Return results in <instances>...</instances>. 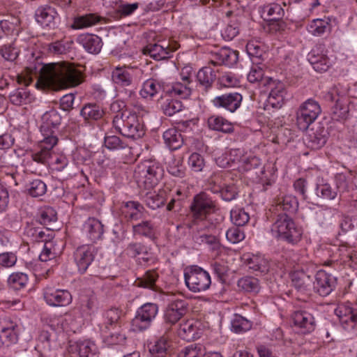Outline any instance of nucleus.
<instances>
[{
    "label": "nucleus",
    "instance_id": "nucleus-1",
    "mask_svg": "<svg viewBox=\"0 0 357 357\" xmlns=\"http://www.w3.org/2000/svg\"><path fill=\"white\" fill-rule=\"evenodd\" d=\"M33 77L38 79L37 84L53 88L76 86L83 81L81 72L68 63L43 64L37 59L17 75V81L20 84L29 86Z\"/></svg>",
    "mask_w": 357,
    "mask_h": 357
},
{
    "label": "nucleus",
    "instance_id": "nucleus-2",
    "mask_svg": "<svg viewBox=\"0 0 357 357\" xmlns=\"http://www.w3.org/2000/svg\"><path fill=\"white\" fill-rule=\"evenodd\" d=\"M114 128L128 138H140L144 133V125L142 117L128 109L119 111L112 121Z\"/></svg>",
    "mask_w": 357,
    "mask_h": 357
},
{
    "label": "nucleus",
    "instance_id": "nucleus-3",
    "mask_svg": "<svg viewBox=\"0 0 357 357\" xmlns=\"http://www.w3.org/2000/svg\"><path fill=\"white\" fill-rule=\"evenodd\" d=\"M164 176L162 165L152 160L139 162L135 167L134 177L139 187L151 189L156 186Z\"/></svg>",
    "mask_w": 357,
    "mask_h": 357
},
{
    "label": "nucleus",
    "instance_id": "nucleus-4",
    "mask_svg": "<svg viewBox=\"0 0 357 357\" xmlns=\"http://www.w3.org/2000/svg\"><path fill=\"white\" fill-rule=\"evenodd\" d=\"M57 142V137L51 133L50 135L44 137L36 148L27 153L25 162L29 170L33 172V162L44 166L49 165L52 149Z\"/></svg>",
    "mask_w": 357,
    "mask_h": 357
},
{
    "label": "nucleus",
    "instance_id": "nucleus-5",
    "mask_svg": "<svg viewBox=\"0 0 357 357\" xmlns=\"http://www.w3.org/2000/svg\"><path fill=\"white\" fill-rule=\"evenodd\" d=\"M184 280L188 289L194 293L208 289L211 284L209 273L197 265L184 269Z\"/></svg>",
    "mask_w": 357,
    "mask_h": 357
},
{
    "label": "nucleus",
    "instance_id": "nucleus-6",
    "mask_svg": "<svg viewBox=\"0 0 357 357\" xmlns=\"http://www.w3.org/2000/svg\"><path fill=\"white\" fill-rule=\"evenodd\" d=\"M218 210L216 202L205 192H201L194 196L190 205L191 215L194 220L204 222Z\"/></svg>",
    "mask_w": 357,
    "mask_h": 357
},
{
    "label": "nucleus",
    "instance_id": "nucleus-7",
    "mask_svg": "<svg viewBox=\"0 0 357 357\" xmlns=\"http://www.w3.org/2000/svg\"><path fill=\"white\" fill-rule=\"evenodd\" d=\"M321 112V109L316 100L309 98L303 102L296 111V124L303 131L315 121Z\"/></svg>",
    "mask_w": 357,
    "mask_h": 357
},
{
    "label": "nucleus",
    "instance_id": "nucleus-8",
    "mask_svg": "<svg viewBox=\"0 0 357 357\" xmlns=\"http://www.w3.org/2000/svg\"><path fill=\"white\" fill-rule=\"evenodd\" d=\"M159 312V306L155 303L148 302L137 308L132 320L134 331H144L150 328Z\"/></svg>",
    "mask_w": 357,
    "mask_h": 357
},
{
    "label": "nucleus",
    "instance_id": "nucleus-9",
    "mask_svg": "<svg viewBox=\"0 0 357 357\" xmlns=\"http://www.w3.org/2000/svg\"><path fill=\"white\" fill-rule=\"evenodd\" d=\"M342 328L350 333L357 334V310H354L349 302L339 303L335 309Z\"/></svg>",
    "mask_w": 357,
    "mask_h": 357
},
{
    "label": "nucleus",
    "instance_id": "nucleus-10",
    "mask_svg": "<svg viewBox=\"0 0 357 357\" xmlns=\"http://www.w3.org/2000/svg\"><path fill=\"white\" fill-rule=\"evenodd\" d=\"M264 84L267 86L270 91L266 100V109H269V107L275 109H280L284 104L286 95V89L284 83L268 77Z\"/></svg>",
    "mask_w": 357,
    "mask_h": 357
},
{
    "label": "nucleus",
    "instance_id": "nucleus-11",
    "mask_svg": "<svg viewBox=\"0 0 357 357\" xmlns=\"http://www.w3.org/2000/svg\"><path fill=\"white\" fill-rule=\"evenodd\" d=\"M43 296L46 304L51 307H66L73 301L72 294L68 290L54 287L44 288Z\"/></svg>",
    "mask_w": 357,
    "mask_h": 357
},
{
    "label": "nucleus",
    "instance_id": "nucleus-12",
    "mask_svg": "<svg viewBox=\"0 0 357 357\" xmlns=\"http://www.w3.org/2000/svg\"><path fill=\"white\" fill-rule=\"evenodd\" d=\"M188 303L184 299L172 300L167 306L163 315L165 324L170 326L176 324L187 313Z\"/></svg>",
    "mask_w": 357,
    "mask_h": 357
},
{
    "label": "nucleus",
    "instance_id": "nucleus-13",
    "mask_svg": "<svg viewBox=\"0 0 357 357\" xmlns=\"http://www.w3.org/2000/svg\"><path fill=\"white\" fill-rule=\"evenodd\" d=\"M298 203L296 197L287 195L278 198L277 210H282L278 213L275 223H291L293 222L292 213L297 209Z\"/></svg>",
    "mask_w": 357,
    "mask_h": 357
},
{
    "label": "nucleus",
    "instance_id": "nucleus-14",
    "mask_svg": "<svg viewBox=\"0 0 357 357\" xmlns=\"http://www.w3.org/2000/svg\"><path fill=\"white\" fill-rule=\"evenodd\" d=\"M176 49V46H171L169 41L159 40L155 43H151L146 45L143 49V52L144 54L149 55L155 60L160 61L172 57L173 52Z\"/></svg>",
    "mask_w": 357,
    "mask_h": 357
},
{
    "label": "nucleus",
    "instance_id": "nucleus-15",
    "mask_svg": "<svg viewBox=\"0 0 357 357\" xmlns=\"http://www.w3.org/2000/svg\"><path fill=\"white\" fill-rule=\"evenodd\" d=\"M326 98L331 102L335 101L332 109V119L335 121L344 120L349 115L348 100L341 95L337 87L332 89L326 95Z\"/></svg>",
    "mask_w": 357,
    "mask_h": 357
},
{
    "label": "nucleus",
    "instance_id": "nucleus-16",
    "mask_svg": "<svg viewBox=\"0 0 357 357\" xmlns=\"http://www.w3.org/2000/svg\"><path fill=\"white\" fill-rule=\"evenodd\" d=\"M314 290L321 296L329 295L335 288L337 279L332 274L319 270L314 275Z\"/></svg>",
    "mask_w": 357,
    "mask_h": 357
},
{
    "label": "nucleus",
    "instance_id": "nucleus-17",
    "mask_svg": "<svg viewBox=\"0 0 357 357\" xmlns=\"http://www.w3.org/2000/svg\"><path fill=\"white\" fill-rule=\"evenodd\" d=\"M96 249L92 245H84L78 247L74 252V260L78 271L84 274L96 255Z\"/></svg>",
    "mask_w": 357,
    "mask_h": 357
},
{
    "label": "nucleus",
    "instance_id": "nucleus-18",
    "mask_svg": "<svg viewBox=\"0 0 357 357\" xmlns=\"http://www.w3.org/2000/svg\"><path fill=\"white\" fill-rule=\"evenodd\" d=\"M241 261L249 269L259 271L261 273H266L272 268L269 259L260 253H244L241 257Z\"/></svg>",
    "mask_w": 357,
    "mask_h": 357
},
{
    "label": "nucleus",
    "instance_id": "nucleus-19",
    "mask_svg": "<svg viewBox=\"0 0 357 357\" xmlns=\"http://www.w3.org/2000/svg\"><path fill=\"white\" fill-rule=\"evenodd\" d=\"M68 351L76 354L79 357H98V349L95 342L91 339H79L70 341Z\"/></svg>",
    "mask_w": 357,
    "mask_h": 357
},
{
    "label": "nucleus",
    "instance_id": "nucleus-20",
    "mask_svg": "<svg viewBox=\"0 0 357 357\" xmlns=\"http://www.w3.org/2000/svg\"><path fill=\"white\" fill-rule=\"evenodd\" d=\"M170 191V187L165 184L158 192L148 191L145 193L142 192L140 196L142 200L149 208L155 210L165 204Z\"/></svg>",
    "mask_w": 357,
    "mask_h": 357
},
{
    "label": "nucleus",
    "instance_id": "nucleus-21",
    "mask_svg": "<svg viewBox=\"0 0 357 357\" xmlns=\"http://www.w3.org/2000/svg\"><path fill=\"white\" fill-rule=\"evenodd\" d=\"M243 96L238 93H227L215 97L212 103L215 107H222L230 112H234L241 106Z\"/></svg>",
    "mask_w": 357,
    "mask_h": 357
},
{
    "label": "nucleus",
    "instance_id": "nucleus-22",
    "mask_svg": "<svg viewBox=\"0 0 357 357\" xmlns=\"http://www.w3.org/2000/svg\"><path fill=\"white\" fill-rule=\"evenodd\" d=\"M34 17L38 24L43 27L54 28L58 13L56 9L49 4L40 6L35 10Z\"/></svg>",
    "mask_w": 357,
    "mask_h": 357
},
{
    "label": "nucleus",
    "instance_id": "nucleus-23",
    "mask_svg": "<svg viewBox=\"0 0 357 357\" xmlns=\"http://www.w3.org/2000/svg\"><path fill=\"white\" fill-rule=\"evenodd\" d=\"M324 46L319 45L313 48L308 54V61L314 70L322 73L328 70L331 65L329 58L324 54Z\"/></svg>",
    "mask_w": 357,
    "mask_h": 357
},
{
    "label": "nucleus",
    "instance_id": "nucleus-24",
    "mask_svg": "<svg viewBox=\"0 0 357 357\" xmlns=\"http://www.w3.org/2000/svg\"><path fill=\"white\" fill-rule=\"evenodd\" d=\"M294 326L299 333L305 334L312 332L315 328L314 318L307 311H296L291 317Z\"/></svg>",
    "mask_w": 357,
    "mask_h": 357
},
{
    "label": "nucleus",
    "instance_id": "nucleus-25",
    "mask_svg": "<svg viewBox=\"0 0 357 357\" xmlns=\"http://www.w3.org/2000/svg\"><path fill=\"white\" fill-rule=\"evenodd\" d=\"M134 73L131 68L117 66L112 72V79L119 87L133 86L135 79Z\"/></svg>",
    "mask_w": 357,
    "mask_h": 357
},
{
    "label": "nucleus",
    "instance_id": "nucleus-26",
    "mask_svg": "<svg viewBox=\"0 0 357 357\" xmlns=\"http://www.w3.org/2000/svg\"><path fill=\"white\" fill-rule=\"evenodd\" d=\"M328 138V132L323 126L318 125L310 129L307 136V145L312 149L324 146Z\"/></svg>",
    "mask_w": 357,
    "mask_h": 357
},
{
    "label": "nucleus",
    "instance_id": "nucleus-27",
    "mask_svg": "<svg viewBox=\"0 0 357 357\" xmlns=\"http://www.w3.org/2000/svg\"><path fill=\"white\" fill-rule=\"evenodd\" d=\"M76 310L73 313L60 317L56 319L57 325L62 331L66 333H76L80 331L84 319L75 314Z\"/></svg>",
    "mask_w": 357,
    "mask_h": 357
},
{
    "label": "nucleus",
    "instance_id": "nucleus-28",
    "mask_svg": "<svg viewBox=\"0 0 357 357\" xmlns=\"http://www.w3.org/2000/svg\"><path fill=\"white\" fill-rule=\"evenodd\" d=\"M245 154L241 149H234L229 151L216 159L217 165L222 168H238V166L243 164Z\"/></svg>",
    "mask_w": 357,
    "mask_h": 357
},
{
    "label": "nucleus",
    "instance_id": "nucleus-29",
    "mask_svg": "<svg viewBox=\"0 0 357 357\" xmlns=\"http://www.w3.org/2000/svg\"><path fill=\"white\" fill-rule=\"evenodd\" d=\"M277 231L280 238L291 244L301 240L303 231L300 225H278Z\"/></svg>",
    "mask_w": 357,
    "mask_h": 357
},
{
    "label": "nucleus",
    "instance_id": "nucleus-30",
    "mask_svg": "<svg viewBox=\"0 0 357 357\" xmlns=\"http://www.w3.org/2000/svg\"><path fill=\"white\" fill-rule=\"evenodd\" d=\"M19 336V327L18 325L9 321L5 322L0 331V342L1 345L9 347L15 344L18 341Z\"/></svg>",
    "mask_w": 357,
    "mask_h": 357
},
{
    "label": "nucleus",
    "instance_id": "nucleus-31",
    "mask_svg": "<svg viewBox=\"0 0 357 357\" xmlns=\"http://www.w3.org/2000/svg\"><path fill=\"white\" fill-rule=\"evenodd\" d=\"M61 122V117L55 109L46 112L42 116V124L40 131L44 137L52 135H56L52 128H57Z\"/></svg>",
    "mask_w": 357,
    "mask_h": 357
},
{
    "label": "nucleus",
    "instance_id": "nucleus-32",
    "mask_svg": "<svg viewBox=\"0 0 357 357\" xmlns=\"http://www.w3.org/2000/svg\"><path fill=\"white\" fill-rule=\"evenodd\" d=\"M238 60V52L229 47H223L214 54L211 63L214 65H225L229 67L235 65Z\"/></svg>",
    "mask_w": 357,
    "mask_h": 357
},
{
    "label": "nucleus",
    "instance_id": "nucleus-33",
    "mask_svg": "<svg viewBox=\"0 0 357 357\" xmlns=\"http://www.w3.org/2000/svg\"><path fill=\"white\" fill-rule=\"evenodd\" d=\"M77 42L90 54H98L102 46V39L94 34H81L77 38Z\"/></svg>",
    "mask_w": 357,
    "mask_h": 357
},
{
    "label": "nucleus",
    "instance_id": "nucleus-34",
    "mask_svg": "<svg viewBox=\"0 0 357 357\" xmlns=\"http://www.w3.org/2000/svg\"><path fill=\"white\" fill-rule=\"evenodd\" d=\"M64 245L54 241H46L39 255L41 261H47L56 258L63 252Z\"/></svg>",
    "mask_w": 357,
    "mask_h": 357
},
{
    "label": "nucleus",
    "instance_id": "nucleus-35",
    "mask_svg": "<svg viewBox=\"0 0 357 357\" xmlns=\"http://www.w3.org/2000/svg\"><path fill=\"white\" fill-rule=\"evenodd\" d=\"M293 286L298 291H305L310 289L312 277L302 270H294L290 273Z\"/></svg>",
    "mask_w": 357,
    "mask_h": 357
},
{
    "label": "nucleus",
    "instance_id": "nucleus-36",
    "mask_svg": "<svg viewBox=\"0 0 357 357\" xmlns=\"http://www.w3.org/2000/svg\"><path fill=\"white\" fill-rule=\"evenodd\" d=\"M215 79V73L214 70L209 66L203 67L197 73V80L199 86L205 92H208V91L211 89Z\"/></svg>",
    "mask_w": 357,
    "mask_h": 357
},
{
    "label": "nucleus",
    "instance_id": "nucleus-37",
    "mask_svg": "<svg viewBox=\"0 0 357 357\" xmlns=\"http://www.w3.org/2000/svg\"><path fill=\"white\" fill-rule=\"evenodd\" d=\"M207 125L210 130L222 132L224 133H231L234 131V126L231 122L222 116L213 115L207 120Z\"/></svg>",
    "mask_w": 357,
    "mask_h": 357
},
{
    "label": "nucleus",
    "instance_id": "nucleus-38",
    "mask_svg": "<svg viewBox=\"0 0 357 357\" xmlns=\"http://www.w3.org/2000/svg\"><path fill=\"white\" fill-rule=\"evenodd\" d=\"M144 210V206L138 202L130 201L123 206L122 214L127 221H137L142 217Z\"/></svg>",
    "mask_w": 357,
    "mask_h": 357
},
{
    "label": "nucleus",
    "instance_id": "nucleus-39",
    "mask_svg": "<svg viewBox=\"0 0 357 357\" xmlns=\"http://www.w3.org/2000/svg\"><path fill=\"white\" fill-rule=\"evenodd\" d=\"M163 84L155 79H149L144 82L139 95L145 99H151L161 90H164Z\"/></svg>",
    "mask_w": 357,
    "mask_h": 357
},
{
    "label": "nucleus",
    "instance_id": "nucleus-40",
    "mask_svg": "<svg viewBox=\"0 0 357 357\" xmlns=\"http://www.w3.org/2000/svg\"><path fill=\"white\" fill-rule=\"evenodd\" d=\"M171 346L172 342L168 337L162 336L149 347V351L153 357H167Z\"/></svg>",
    "mask_w": 357,
    "mask_h": 357
},
{
    "label": "nucleus",
    "instance_id": "nucleus-41",
    "mask_svg": "<svg viewBox=\"0 0 357 357\" xmlns=\"http://www.w3.org/2000/svg\"><path fill=\"white\" fill-rule=\"evenodd\" d=\"M229 174L227 172H214L208 179V189L213 194L220 192L228 183Z\"/></svg>",
    "mask_w": 357,
    "mask_h": 357
},
{
    "label": "nucleus",
    "instance_id": "nucleus-42",
    "mask_svg": "<svg viewBox=\"0 0 357 357\" xmlns=\"http://www.w3.org/2000/svg\"><path fill=\"white\" fill-rule=\"evenodd\" d=\"M158 278L159 275L156 270H149L142 277L135 280V284L138 287L155 290Z\"/></svg>",
    "mask_w": 357,
    "mask_h": 357
},
{
    "label": "nucleus",
    "instance_id": "nucleus-43",
    "mask_svg": "<svg viewBox=\"0 0 357 357\" xmlns=\"http://www.w3.org/2000/svg\"><path fill=\"white\" fill-rule=\"evenodd\" d=\"M121 312L117 308H112L107 310L104 315V321L100 326V331L104 329L105 331L115 330L116 328H121L119 324V320L120 319Z\"/></svg>",
    "mask_w": 357,
    "mask_h": 357
},
{
    "label": "nucleus",
    "instance_id": "nucleus-44",
    "mask_svg": "<svg viewBox=\"0 0 357 357\" xmlns=\"http://www.w3.org/2000/svg\"><path fill=\"white\" fill-rule=\"evenodd\" d=\"M197 328L193 319L185 320L180 324L177 334L181 339L190 341L197 337Z\"/></svg>",
    "mask_w": 357,
    "mask_h": 357
},
{
    "label": "nucleus",
    "instance_id": "nucleus-45",
    "mask_svg": "<svg viewBox=\"0 0 357 357\" xmlns=\"http://www.w3.org/2000/svg\"><path fill=\"white\" fill-rule=\"evenodd\" d=\"M261 15L268 20H282L284 10L282 6L277 3H271L262 6L260 8Z\"/></svg>",
    "mask_w": 357,
    "mask_h": 357
},
{
    "label": "nucleus",
    "instance_id": "nucleus-46",
    "mask_svg": "<svg viewBox=\"0 0 357 357\" xmlns=\"http://www.w3.org/2000/svg\"><path fill=\"white\" fill-rule=\"evenodd\" d=\"M80 115L85 121H98L103 116L104 111L100 105L89 103L82 108Z\"/></svg>",
    "mask_w": 357,
    "mask_h": 357
},
{
    "label": "nucleus",
    "instance_id": "nucleus-47",
    "mask_svg": "<svg viewBox=\"0 0 357 357\" xmlns=\"http://www.w3.org/2000/svg\"><path fill=\"white\" fill-rule=\"evenodd\" d=\"M163 139L166 145L172 150L178 149L183 143L181 132L175 128H169L164 132Z\"/></svg>",
    "mask_w": 357,
    "mask_h": 357
},
{
    "label": "nucleus",
    "instance_id": "nucleus-48",
    "mask_svg": "<svg viewBox=\"0 0 357 357\" xmlns=\"http://www.w3.org/2000/svg\"><path fill=\"white\" fill-rule=\"evenodd\" d=\"M114 331H105L102 329V335L103 336L104 342L109 345H118L124 344L126 337L124 333L120 331V328H116Z\"/></svg>",
    "mask_w": 357,
    "mask_h": 357
},
{
    "label": "nucleus",
    "instance_id": "nucleus-49",
    "mask_svg": "<svg viewBox=\"0 0 357 357\" xmlns=\"http://www.w3.org/2000/svg\"><path fill=\"white\" fill-rule=\"evenodd\" d=\"M238 287L248 293L257 294L260 289L259 280L252 276H245L240 278L237 282Z\"/></svg>",
    "mask_w": 357,
    "mask_h": 357
},
{
    "label": "nucleus",
    "instance_id": "nucleus-50",
    "mask_svg": "<svg viewBox=\"0 0 357 357\" xmlns=\"http://www.w3.org/2000/svg\"><path fill=\"white\" fill-rule=\"evenodd\" d=\"M190 84L186 82H176L172 84L171 89L167 92L172 97L185 99L188 98L192 93V86Z\"/></svg>",
    "mask_w": 357,
    "mask_h": 357
},
{
    "label": "nucleus",
    "instance_id": "nucleus-51",
    "mask_svg": "<svg viewBox=\"0 0 357 357\" xmlns=\"http://www.w3.org/2000/svg\"><path fill=\"white\" fill-rule=\"evenodd\" d=\"M29 282L27 274L22 272H14L11 273L7 280V283L10 289L21 290L24 289Z\"/></svg>",
    "mask_w": 357,
    "mask_h": 357
},
{
    "label": "nucleus",
    "instance_id": "nucleus-52",
    "mask_svg": "<svg viewBox=\"0 0 357 357\" xmlns=\"http://www.w3.org/2000/svg\"><path fill=\"white\" fill-rule=\"evenodd\" d=\"M307 31L314 36H320L330 30V23L328 18L313 20L307 25Z\"/></svg>",
    "mask_w": 357,
    "mask_h": 357
},
{
    "label": "nucleus",
    "instance_id": "nucleus-53",
    "mask_svg": "<svg viewBox=\"0 0 357 357\" xmlns=\"http://www.w3.org/2000/svg\"><path fill=\"white\" fill-rule=\"evenodd\" d=\"M10 101L15 105H26L31 102L32 96L26 88H19L9 96Z\"/></svg>",
    "mask_w": 357,
    "mask_h": 357
},
{
    "label": "nucleus",
    "instance_id": "nucleus-54",
    "mask_svg": "<svg viewBox=\"0 0 357 357\" xmlns=\"http://www.w3.org/2000/svg\"><path fill=\"white\" fill-rule=\"evenodd\" d=\"M246 51L253 63H260V61L263 60L264 50L259 42L249 41L246 45Z\"/></svg>",
    "mask_w": 357,
    "mask_h": 357
},
{
    "label": "nucleus",
    "instance_id": "nucleus-55",
    "mask_svg": "<svg viewBox=\"0 0 357 357\" xmlns=\"http://www.w3.org/2000/svg\"><path fill=\"white\" fill-rule=\"evenodd\" d=\"M124 255L135 258L137 257L138 255H144L146 256L149 255L147 248L139 243H130L127 248L123 251ZM142 259L145 262L149 261V257H143Z\"/></svg>",
    "mask_w": 357,
    "mask_h": 357
},
{
    "label": "nucleus",
    "instance_id": "nucleus-56",
    "mask_svg": "<svg viewBox=\"0 0 357 357\" xmlns=\"http://www.w3.org/2000/svg\"><path fill=\"white\" fill-rule=\"evenodd\" d=\"M252 327V322L243 316L235 314L231 321V329L236 333H244Z\"/></svg>",
    "mask_w": 357,
    "mask_h": 357
},
{
    "label": "nucleus",
    "instance_id": "nucleus-57",
    "mask_svg": "<svg viewBox=\"0 0 357 357\" xmlns=\"http://www.w3.org/2000/svg\"><path fill=\"white\" fill-rule=\"evenodd\" d=\"M37 218L40 223L54 222L57 221V212L53 207L45 206L38 209Z\"/></svg>",
    "mask_w": 357,
    "mask_h": 357
},
{
    "label": "nucleus",
    "instance_id": "nucleus-58",
    "mask_svg": "<svg viewBox=\"0 0 357 357\" xmlns=\"http://www.w3.org/2000/svg\"><path fill=\"white\" fill-rule=\"evenodd\" d=\"M73 44L70 40H57L49 45L48 51L54 54H65L70 51Z\"/></svg>",
    "mask_w": 357,
    "mask_h": 357
},
{
    "label": "nucleus",
    "instance_id": "nucleus-59",
    "mask_svg": "<svg viewBox=\"0 0 357 357\" xmlns=\"http://www.w3.org/2000/svg\"><path fill=\"white\" fill-rule=\"evenodd\" d=\"M100 21V17L95 14H89L75 19L73 27L79 29L95 25Z\"/></svg>",
    "mask_w": 357,
    "mask_h": 357
},
{
    "label": "nucleus",
    "instance_id": "nucleus-60",
    "mask_svg": "<svg viewBox=\"0 0 357 357\" xmlns=\"http://www.w3.org/2000/svg\"><path fill=\"white\" fill-rule=\"evenodd\" d=\"M315 190L317 195L324 199H334L337 195V190L333 189L331 184L323 181L317 184Z\"/></svg>",
    "mask_w": 357,
    "mask_h": 357
},
{
    "label": "nucleus",
    "instance_id": "nucleus-61",
    "mask_svg": "<svg viewBox=\"0 0 357 357\" xmlns=\"http://www.w3.org/2000/svg\"><path fill=\"white\" fill-rule=\"evenodd\" d=\"M244 225H234L226 232L227 239L231 243H238L245 237V231L243 228Z\"/></svg>",
    "mask_w": 357,
    "mask_h": 357
},
{
    "label": "nucleus",
    "instance_id": "nucleus-62",
    "mask_svg": "<svg viewBox=\"0 0 357 357\" xmlns=\"http://www.w3.org/2000/svg\"><path fill=\"white\" fill-rule=\"evenodd\" d=\"M204 356L205 349L202 345L192 344L181 351L178 357H204Z\"/></svg>",
    "mask_w": 357,
    "mask_h": 357
},
{
    "label": "nucleus",
    "instance_id": "nucleus-63",
    "mask_svg": "<svg viewBox=\"0 0 357 357\" xmlns=\"http://www.w3.org/2000/svg\"><path fill=\"white\" fill-rule=\"evenodd\" d=\"M47 191L46 184L40 179L31 181L28 188L29 194L33 197H38L45 194Z\"/></svg>",
    "mask_w": 357,
    "mask_h": 357
},
{
    "label": "nucleus",
    "instance_id": "nucleus-64",
    "mask_svg": "<svg viewBox=\"0 0 357 357\" xmlns=\"http://www.w3.org/2000/svg\"><path fill=\"white\" fill-rule=\"evenodd\" d=\"M50 159H52L50 165L52 169L58 172L63 171L68 166L69 162L67 157L64 154L54 153L53 151L52 152Z\"/></svg>",
    "mask_w": 357,
    "mask_h": 357
}]
</instances>
